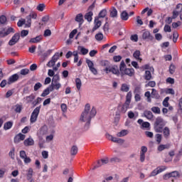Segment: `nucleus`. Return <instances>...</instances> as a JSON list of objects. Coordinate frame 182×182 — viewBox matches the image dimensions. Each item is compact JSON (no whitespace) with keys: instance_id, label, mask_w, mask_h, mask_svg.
Segmentation results:
<instances>
[{"instance_id":"1","label":"nucleus","mask_w":182,"mask_h":182,"mask_svg":"<svg viewBox=\"0 0 182 182\" xmlns=\"http://www.w3.org/2000/svg\"><path fill=\"white\" fill-rule=\"evenodd\" d=\"M96 108L92 107V109H90V105L86 104L84 111L82 112L80 120V122H86L84 126L85 130H89V127H90V122L95 116H96Z\"/></svg>"},{"instance_id":"2","label":"nucleus","mask_w":182,"mask_h":182,"mask_svg":"<svg viewBox=\"0 0 182 182\" xmlns=\"http://www.w3.org/2000/svg\"><path fill=\"white\" fill-rule=\"evenodd\" d=\"M164 126H166V121L161 117H157L154 123V129L156 133H163Z\"/></svg>"},{"instance_id":"3","label":"nucleus","mask_w":182,"mask_h":182,"mask_svg":"<svg viewBox=\"0 0 182 182\" xmlns=\"http://www.w3.org/2000/svg\"><path fill=\"white\" fill-rule=\"evenodd\" d=\"M119 70L121 72V76H124V75H127V76L132 77V76L134 75V69L127 68L126 63H124V61L121 62L119 65Z\"/></svg>"},{"instance_id":"4","label":"nucleus","mask_w":182,"mask_h":182,"mask_svg":"<svg viewBox=\"0 0 182 182\" xmlns=\"http://www.w3.org/2000/svg\"><path fill=\"white\" fill-rule=\"evenodd\" d=\"M132 102V92L129 91L126 96V101L124 103V105H122V107L121 108V113L122 114H124V113H126V112H127V109H129V107L130 106V103Z\"/></svg>"},{"instance_id":"5","label":"nucleus","mask_w":182,"mask_h":182,"mask_svg":"<svg viewBox=\"0 0 182 182\" xmlns=\"http://www.w3.org/2000/svg\"><path fill=\"white\" fill-rule=\"evenodd\" d=\"M176 177H180V173L177 171H172L171 173L164 175V180H171L172 182L174 181V178Z\"/></svg>"},{"instance_id":"6","label":"nucleus","mask_w":182,"mask_h":182,"mask_svg":"<svg viewBox=\"0 0 182 182\" xmlns=\"http://www.w3.org/2000/svg\"><path fill=\"white\" fill-rule=\"evenodd\" d=\"M105 71L106 72V73H109V72L113 75H116L117 76L120 75V70H119V67L116 65H112V67L105 68Z\"/></svg>"},{"instance_id":"7","label":"nucleus","mask_w":182,"mask_h":182,"mask_svg":"<svg viewBox=\"0 0 182 182\" xmlns=\"http://www.w3.org/2000/svg\"><path fill=\"white\" fill-rule=\"evenodd\" d=\"M11 33H15V29L12 27H9V28H3L0 31V38H5V36H8V35H11Z\"/></svg>"},{"instance_id":"8","label":"nucleus","mask_w":182,"mask_h":182,"mask_svg":"<svg viewBox=\"0 0 182 182\" xmlns=\"http://www.w3.org/2000/svg\"><path fill=\"white\" fill-rule=\"evenodd\" d=\"M41 112V107H37L32 112L31 116V123H35L38 120V116H39V112Z\"/></svg>"},{"instance_id":"9","label":"nucleus","mask_w":182,"mask_h":182,"mask_svg":"<svg viewBox=\"0 0 182 182\" xmlns=\"http://www.w3.org/2000/svg\"><path fill=\"white\" fill-rule=\"evenodd\" d=\"M19 39H21V34H19V33H15L11 39L9 41V45L10 46H14V45H16V43L19 42Z\"/></svg>"},{"instance_id":"10","label":"nucleus","mask_w":182,"mask_h":182,"mask_svg":"<svg viewBox=\"0 0 182 182\" xmlns=\"http://www.w3.org/2000/svg\"><path fill=\"white\" fill-rule=\"evenodd\" d=\"M59 59V53H56L51 58V60L47 63L48 68H52L58 62Z\"/></svg>"},{"instance_id":"11","label":"nucleus","mask_w":182,"mask_h":182,"mask_svg":"<svg viewBox=\"0 0 182 182\" xmlns=\"http://www.w3.org/2000/svg\"><path fill=\"white\" fill-rule=\"evenodd\" d=\"M86 63L87 64L90 72H92L93 75H97V70L95 68V64L93 63V62L90 60H87Z\"/></svg>"},{"instance_id":"12","label":"nucleus","mask_w":182,"mask_h":182,"mask_svg":"<svg viewBox=\"0 0 182 182\" xmlns=\"http://www.w3.org/2000/svg\"><path fill=\"white\" fill-rule=\"evenodd\" d=\"M142 39H144V41H153L154 38L153 37V36H151L150 31H145L142 33Z\"/></svg>"},{"instance_id":"13","label":"nucleus","mask_w":182,"mask_h":182,"mask_svg":"<svg viewBox=\"0 0 182 182\" xmlns=\"http://www.w3.org/2000/svg\"><path fill=\"white\" fill-rule=\"evenodd\" d=\"M146 153H147V148L144 146L141 147L140 161L143 163L146 159Z\"/></svg>"},{"instance_id":"14","label":"nucleus","mask_w":182,"mask_h":182,"mask_svg":"<svg viewBox=\"0 0 182 182\" xmlns=\"http://www.w3.org/2000/svg\"><path fill=\"white\" fill-rule=\"evenodd\" d=\"M19 80V75L18 74H14L11 77H9V80L7 82L8 85H12V83H15V82Z\"/></svg>"},{"instance_id":"15","label":"nucleus","mask_w":182,"mask_h":182,"mask_svg":"<svg viewBox=\"0 0 182 182\" xmlns=\"http://www.w3.org/2000/svg\"><path fill=\"white\" fill-rule=\"evenodd\" d=\"M25 137H26L25 134L22 133H19L14 137V143L16 144H18V143H19L20 141L25 140Z\"/></svg>"},{"instance_id":"16","label":"nucleus","mask_w":182,"mask_h":182,"mask_svg":"<svg viewBox=\"0 0 182 182\" xmlns=\"http://www.w3.org/2000/svg\"><path fill=\"white\" fill-rule=\"evenodd\" d=\"M50 92H53V90H59L60 87H62V85L59 82H51V85L49 86Z\"/></svg>"},{"instance_id":"17","label":"nucleus","mask_w":182,"mask_h":182,"mask_svg":"<svg viewBox=\"0 0 182 182\" xmlns=\"http://www.w3.org/2000/svg\"><path fill=\"white\" fill-rule=\"evenodd\" d=\"M144 117H146L148 120H153L154 115L153 114V112L151 111L146 110L144 112Z\"/></svg>"},{"instance_id":"18","label":"nucleus","mask_w":182,"mask_h":182,"mask_svg":"<svg viewBox=\"0 0 182 182\" xmlns=\"http://www.w3.org/2000/svg\"><path fill=\"white\" fill-rule=\"evenodd\" d=\"M95 26L92 28V31H96V29H99L100 26H102V21L99 20V18H95Z\"/></svg>"},{"instance_id":"19","label":"nucleus","mask_w":182,"mask_h":182,"mask_svg":"<svg viewBox=\"0 0 182 182\" xmlns=\"http://www.w3.org/2000/svg\"><path fill=\"white\" fill-rule=\"evenodd\" d=\"M78 149L77 146L73 145L70 151V156H76L77 154Z\"/></svg>"},{"instance_id":"20","label":"nucleus","mask_w":182,"mask_h":182,"mask_svg":"<svg viewBox=\"0 0 182 182\" xmlns=\"http://www.w3.org/2000/svg\"><path fill=\"white\" fill-rule=\"evenodd\" d=\"M163 133L165 139H168L170 136V129L168 127H166L163 129Z\"/></svg>"},{"instance_id":"21","label":"nucleus","mask_w":182,"mask_h":182,"mask_svg":"<svg viewBox=\"0 0 182 182\" xmlns=\"http://www.w3.org/2000/svg\"><path fill=\"white\" fill-rule=\"evenodd\" d=\"M40 41H42V36H38L36 38H33L29 42L30 43H38Z\"/></svg>"},{"instance_id":"22","label":"nucleus","mask_w":182,"mask_h":182,"mask_svg":"<svg viewBox=\"0 0 182 182\" xmlns=\"http://www.w3.org/2000/svg\"><path fill=\"white\" fill-rule=\"evenodd\" d=\"M120 16L122 21H127L129 19V13H127L126 11H124L121 13Z\"/></svg>"},{"instance_id":"23","label":"nucleus","mask_w":182,"mask_h":182,"mask_svg":"<svg viewBox=\"0 0 182 182\" xmlns=\"http://www.w3.org/2000/svg\"><path fill=\"white\" fill-rule=\"evenodd\" d=\"M75 21L76 22H79V23L82 25V23H83V14H78L75 17Z\"/></svg>"},{"instance_id":"24","label":"nucleus","mask_w":182,"mask_h":182,"mask_svg":"<svg viewBox=\"0 0 182 182\" xmlns=\"http://www.w3.org/2000/svg\"><path fill=\"white\" fill-rule=\"evenodd\" d=\"M24 146H33L34 141L32 138H28L24 141Z\"/></svg>"},{"instance_id":"25","label":"nucleus","mask_w":182,"mask_h":182,"mask_svg":"<svg viewBox=\"0 0 182 182\" xmlns=\"http://www.w3.org/2000/svg\"><path fill=\"white\" fill-rule=\"evenodd\" d=\"M166 149H170V144H161L158 146V151H163V150H166Z\"/></svg>"},{"instance_id":"26","label":"nucleus","mask_w":182,"mask_h":182,"mask_svg":"<svg viewBox=\"0 0 182 182\" xmlns=\"http://www.w3.org/2000/svg\"><path fill=\"white\" fill-rule=\"evenodd\" d=\"M92 16H93V12L89 11L85 15V19H86L88 22H92Z\"/></svg>"},{"instance_id":"27","label":"nucleus","mask_w":182,"mask_h":182,"mask_svg":"<svg viewBox=\"0 0 182 182\" xmlns=\"http://www.w3.org/2000/svg\"><path fill=\"white\" fill-rule=\"evenodd\" d=\"M109 16H111V18H116V16H117V10L116 9V8L112 7L111 9Z\"/></svg>"},{"instance_id":"28","label":"nucleus","mask_w":182,"mask_h":182,"mask_svg":"<svg viewBox=\"0 0 182 182\" xmlns=\"http://www.w3.org/2000/svg\"><path fill=\"white\" fill-rule=\"evenodd\" d=\"M140 50H136L133 56L135 59H136V60H139V62H141L142 59L140 58Z\"/></svg>"},{"instance_id":"29","label":"nucleus","mask_w":182,"mask_h":182,"mask_svg":"<svg viewBox=\"0 0 182 182\" xmlns=\"http://www.w3.org/2000/svg\"><path fill=\"white\" fill-rule=\"evenodd\" d=\"M27 180H31L32 178V176H33V169L32 168H29L28 170H27Z\"/></svg>"},{"instance_id":"30","label":"nucleus","mask_w":182,"mask_h":182,"mask_svg":"<svg viewBox=\"0 0 182 182\" xmlns=\"http://www.w3.org/2000/svg\"><path fill=\"white\" fill-rule=\"evenodd\" d=\"M75 86L77 90H80V88L82 87V80H80V78L75 79Z\"/></svg>"},{"instance_id":"31","label":"nucleus","mask_w":182,"mask_h":182,"mask_svg":"<svg viewBox=\"0 0 182 182\" xmlns=\"http://www.w3.org/2000/svg\"><path fill=\"white\" fill-rule=\"evenodd\" d=\"M129 90H130V87L129 86V85L124 83L121 86V91L122 92H129Z\"/></svg>"},{"instance_id":"32","label":"nucleus","mask_w":182,"mask_h":182,"mask_svg":"<svg viewBox=\"0 0 182 182\" xmlns=\"http://www.w3.org/2000/svg\"><path fill=\"white\" fill-rule=\"evenodd\" d=\"M52 53V50H48L46 53H43L41 55V58H43V60H46V58L49 56Z\"/></svg>"},{"instance_id":"33","label":"nucleus","mask_w":182,"mask_h":182,"mask_svg":"<svg viewBox=\"0 0 182 182\" xmlns=\"http://www.w3.org/2000/svg\"><path fill=\"white\" fill-rule=\"evenodd\" d=\"M35 97H36L35 95L31 94L30 96H27L26 97V100L27 103H31V102H33V100H35Z\"/></svg>"},{"instance_id":"34","label":"nucleus","mask_w":182,"mask_h":182,"mask_svg":"<svg viewBox=\"0 0 182 182\" xmlns=\"http://www.w3.org/2000/svg\"><path fill=\"white\" fill-rule=\"evenodd\" d=\"M32 23V18L31 16H27L26 18V26H28V28H31V25Z\"/></svg>"},{"instance_id":"35","label":"nucleus","mask_w":182,"mask_h":182,"mask_svg":"<svg viewBox=\"0 0 182 182\" xmlns=\"http://www.w3.org/2000/svg\"><path fill=\"white\" fill-rule=\"evenodd\" d=\"M151 77H152L151 72H150L149 70H146L145 72L144 80H150L151 79Z\"/></svg>"},{"instance_id":"36","label":"nucleus","mask_w":182,"mask_h":182,"mask_svg":"<svg viewBox=\"0 0 182 182\" xmlns=\"http://www.w3.org/2000/svg\"><path fill=\"white\" fill-rule=\"evenodd\" d=\"M109 163V159L106 158L104 159H101L97 161V164H99L101 167V166H103V164H107Z\"/></svg>"},{"instance_id":"37","label":"nucleus","mask_w":182,"mask_h":182,"mask_svg":"<svg viewBox=\"0 0 182 182\" xmlns=\"http://www.w3.org/2000/svg\"><path fill=\"white\" fill-rule=\"evenodd\" d=\"M78 49L80 50L82 55H87V53H89V50L85 48L84 47L79 46Z\"/></svg>"},{"instance_id":"38","label":"nucleus","mask_w":182,"mask_h":182,"mask_svg":"<svg viewBox=\"0 0 182 182\" xmlns=\"http://www.w3.org/2000/svg\"><path fill=\"white\" fill-rule=\"evenodd\" d=\"M151 110V112H153V113H155L156 114H160V113H161V111L160 110V108L159 107H153Z\"/></svg>"},{"instance_id":"39","label":"nucleus","mask_w":182,"mask_h":182,"mask_svg":"<svg viewBox=\"0 0 182 182\" xmlns=\"http://www.w3.org/2000/svg\"><path fill=\"white\" fill-rule=\"evenodd\" d=\"M12 122H7L4 124V130H9L12 127Z\"/></svg>"},{"instance_id":"40","label":"nucleus","mask_w":182,"mask_h":182,"mask_svg":"<svg viewBox=\"0 0 182 182\" xmlns=\"http://www.w3.org/2000/svg\"><path fill=\"white\" fill-rule=\"evenodd\" d=\"M127 130L123 129L120 132H119L117 136V137H123L124 136H127Z\"/></svg>"},{"instance_id":"41","label":"nucleus","mask_w":182,"mask_h":182,"mask_svg":"<svg viewBox=\"0 0 182 182\" xmlns=\"http://www.w3.org/2000/svg\"><path fill=\"white\" fill-rule=\"evenodd\" d=\"M156 137V141L158 143V144H160L161 143V139H163V136L160 134H156L155 135Z\"/></svg>"},{"instance_id":"42","label":"nucleus","mask_w":182,"mask_h":182,"mask_svg":"<svg viewBox=\"0 0 182 182\" xmlns=\"http://www.w3.org/2000/svg\"><path fill=\"white\" fill-rule=\"evenodd\" d=\"M29 74V69L28 68H24L21 70L20 71V75H22L23 76H26V75Z\"/></svg>"},{"instance_id":"43","label":"nucleus","mask_w":182,"mask_h":182,"mask_svg":"<svg viewBox=\"0 0 182 182\" xmlns=\"http://www.w3.org/2000/svg\"><path fill=\"white\" fill-rule=\"evenodd\" d=\"M45 7H46L45 4H40L37 6L36 9H37V11H39L40 12H43V9H45Z\"/></svg>"},{"instance_id":"44","label":"nucleus","mask_w":182,"mask_h":182,"mask_svg":"<svg viewBox=\"0 0 182 182\" xmlns=\"http://www.w3.org/2000/svg\"><path fill=\"white\" fill-rule=\"evenodd\" d=\"M50 92V87H48L41 94L42 97H45L46 96H48V95H49Z\"/></svg>"},{"instance_id":"45","label":"nucleus","mask_w":182,"mask_h":182,"mask_svg":"<svg viewBox=\"0 0 182 182\" xmlns=\"http://www.w3.org/2000/svg\"><path fill=\"white\" fill-rule=\"evenodd\" d=\"M106 15H107V11L106 9H102L99 14L100 18H105Z\"/></svg>"},{"instance_id":"46","label":"nucleus","mask_w":182,"mask_h":182,"mask_svg":"<svg viewBox=\"0 0 182 182\" xmlns=\"http://www.w3.org/2000/svg\"><path fill=\"white\" fill-rule=\"evenodd\" d=\"M108 140H111V141H113L114 143H117L119 138L114 137L113 136L108 134L107 136Z\"/></svg>"},{"instance_id":"47","label":"nucleus","mask_w":182,"mask_h":182,"mask_svg":"<svg viewBox=\"0 0 182 182\" xmlns=\"http://www.w3.org/2000/svg\"><path fill=\"white\" fill-rule=\"evenodd\" d=\"M101 66H104L105 68H109V65H110V63L107 60H102L100 62Z\"/></svg>"},{"instance_id":"48","label":"nucleus","mask_w":182,"mask_h":182,"mask_svg":"<svg viewBox=\"0 0 182 182\" xmlns=\"http://www.w3.org/2000/svg\"><path fill=\"white\" fill-rule=\"evenodd\" d=\"M174 72H176V65H174L173 64H171L169 67V73H171V75H173Z\"/></svg>"},{"instance_id":"49","label":"nucleus","mask_w":182,"mask_h":182,"mask_svg":"<svg viewBox=\"0 0 182 182\" xmlns=\"http://www.w3.org/2000/svg\"><path fill=\"white\" fill-rule=\"evenodd\" d=\"M41 102H42V98L38 97L36 100H34L32 102V105H33V107H35V106H36L37 105H39V103H41Z\"/></svg>"},{"instance_id":"50","label":"nucleus","mask_w":182,"mask_h":182,"mask_svg":"<svg viewBox=\"0 0 182 182\" xmlns=\"http://www.w3.org/2000/svg\"><path fill=\"white\" fill-rule=\"evenodd\" d=\"M122 161V159L119 157H114L110 159L111 163H120Z\"/></svg>"},{"instance_id":"51","label":"nucleus","mask_w":182,"mask_h":182,"mask_svg":"<svg viewBox=\"0 0 182 182\" xmlns=\"http://www.w3.org/2000/svg\"><path fill=\"white\" fill-rule=\"evenodd\" d=\"M59 80H60V77H59V75L58 74L54 75L52 80V82H58Z\"/></svg>"},{"instance_id":"52","label":"nucleus","mask_w":182,"mask_h":182,"mask_svg":"<svg viewBox=\"0 0 182 182\" xmlns=\"http://www.w3.org/2000/svg\"><path fill=\"white\" fill-rule=\"evenodd\" d=\"M154 87L156 86V82L154 81H149L147 84H146L145 87Z\"/></svg>"},{"instance_id":"53","label":"nucleus","mask_w":182,"mask_h":182,"mask_svg":"<svg viewBox=\"0 0 182 182\" xmlns=\"http://www.w3.org/2000/svg\"><path fill=\"white\" fill-rule=\"evenodd\" d=\"M180 12H181V11H177V10L173 11L172 18L176 19V18H177V16H178V15H180Z\"/></svg>"},{"instance_id":"54","label":"nucleus","mask_w":182,"mask_h":182,"mask_svg":"<svg viewBox=\"0 0 182 182\" xmlns=\"http://www.w3.org/2000/svg\"><path fill=\"white\" fill-rule=\"evenodd\" d=\"M95 39H97V41H103V34L102 33L96 34Z\"/></svg>"},{"instance_id":"55","label":"nucleus","mask_w":182,"mask_h":182,"mask_svg":"<svg viewBox=\"0 0 182 182\" xmlns=\"http://www.w3.org/2000/svg\"><path fill=\"white\" fill-rule=\"evenodd\" d=\"M29 31L28 30H22L21 32V38H25V36H28Z\"/></svg>"},{"instance_id":"56","label":"nucleus","mask_w":182,"mask_h":182,"mask_svg":"<svg viewBox=\"0 0 182 182\" xmlns=\"http://www.w3.org/2000/svg\"><path fill=\"white\" fill-rule=\"evenodd\" d=\"M50 35H52V31L50 29L45 30L43 36L46 38L48 36H50Z\"/></svg>"},{"instance_id":"57","label":"nucleus","mask_w":182,"mask_h":182,"mask_svg":"<svg viewBox=\"0 0 182 182\" xmlns=\"http://www.w3.org/2000/svg\"><path fill=\"white\" fill-rule=\"evenodd\" d=\"M41 87H42V84L41 82L36 83V85H34L35 92H37V90H39Z\"/></svg>"},{"instance_id":"58","label":"nucleus","mask_w":182,"mask_h":182,"mask_svg":"<svg viewBox=\"0 0 182 182\" xmlns=\"http://www.w3.org/2000/svg\"><path fill=\"white\" fill-rule=\"evenodd\" d=\"M77 33V30L74 29L69 36L70 39H73V38L75 37V36Z\"/></svg>"},{"instance_id":"59","label":"nucleus","mask_w":182,"mask_h":182,"mask_svg":"<svg viewBox=\"0 0 182 182\" xmlns=\"http://www.w3.org/2000/svg\"><path fill=\"white\" fill-rule=\"evenodd\" d=\"M128 117L129 119H136V117H137V116H136V114H134L132 111H129L128 112Z\"/></svg>"},{"instance_id":"60","label":"nucleus","mask_w":182,"mask_h":182,"mask_svg":"<svg viewBox=\"0 0 182 182\" xmlns=\"http://www.w3.org/2000/svg\"><path fill=\"white\" fill-rule=\"evenodd\" d=\"M26 23V20L23 19V20H19L18 22L17 23V26L21 28V26H23V25H25V23Z\"/></svg>"},{"instance_id":"61","label":"nucleus","mask_w":182,"mask_h":182,"mask_svg":"<svg viewBox=\"0 0 182 182\" xmlns=\"http://www.w3.org/2000/svg\"><path fill=\"white\" fill-rule=\"evenodd\" d=\"M28 16H30V18H31L32 19H36V18H38V14H36V12L32 11L30 13Z\"/></svg>"},{"instance_id":"62","label":"nucleus","mask_w":182,"mask_h":182,"mask_svg":"<svg viewBox=\"0 0 182 182\" xmlns=\"http://www.w3.org/2000/svg\"><path fill=\"white\" fill-rule=\"evenodd\" d=\"M131 41H133L134 42H137L139 41V37L137 34L131 36L130 38Z\"/></svg>"},{"instance_id":"63","label":"nucleus","mask_w":182,"mask_h":182,"mask_svg":"<svg viewBox=\"0 0 182 182\" xmlns=\"http://www.w3.org/2000/svg\"><path fill=\"white\" fill-rule=\"evenodd\" d=\"M166 93L167 95H174L175 94V92H174V90H173V88H168L166 90Z\"/></svg>"},{"instance_id":"64","label":"nucleus","mask_w":182,"mask_h":182,"mask_svg":"<svg viewBox=\"0 0 182 182\" xmlns=\"http://www.w3.org/2000/svg\"><path fill=\"white\" fill-rule=\"evenodd\" d=\"M5 22H6V16H0V23H5Z\"/></svg>"}]
</instances>
